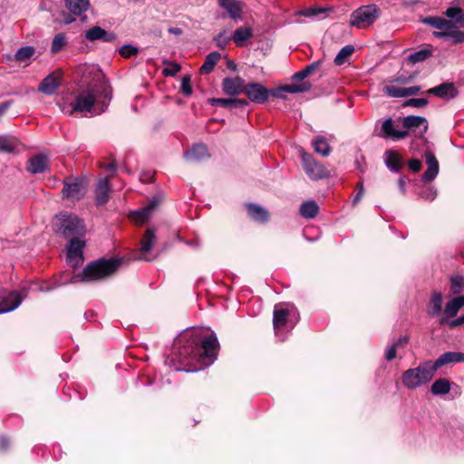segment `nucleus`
Segmentation results:
<instances>
[{"instance_id":"f257e3e1","label":"nucleus","mask_w":464,"mask_h":464,"mask_svg":"<svg viewBox=\"0 0 464 464\" xmlns=\"http://www.w3.org/2000/svg\"><path fill=\"white\" fill-rule=\"evenodd\" d=\"M218 350L219 343L214 333L205 336L202 330H187L175 340L173 360L186 372H198L213 363Z\"/></svg>"},{"instance_id":"f03ea898","label":"nucleus","mask_w":464,"mask_h":464,"mask_svg":"<svg viewBox=\"0 0 464 464\" xmlns=\"http://www.w3.org/2000/svg\"><path fill=\"white\" fill-rule=\"evenodd\" d=\"M462 9L460 7H449L445 11V15L453 20H447L440 16H427L421 19V23L430 25L439 32H433V35L439 39H450L451 44L464 43V31L458 26V19L461 16Z\"/></svg>"},{"instance_id":"7ed1b4c3","label":"nucleus","mask_w":464,"mask_h":464,"mask_svg":"<svg viewBox=\"0 0 464 464\" xmlns=\"http://www.w3.org/2000/svg\"><path fill=\"white\" fill-rule=\"evenodd\" d=\"M122 258H99L88 263L81 273L72 276V283L102 281L114 275L120 268Z\"/></svg>"},{"instance_id":"20e7f679","label":"nucleus","mask_w":464,"mask_h":464,"mask_svg":"<svg viewBox=\"0 0 464 464\" xmlns=\"http://www.w3.org/2000/svg\"><path fill=\"white\" fill-rule=\"evenodd\" d=\"M435 372L432 362L425 361L418 367L405 371L401 375V382L406 388L414 390L431 381Z\"/></svg>"},{"instance_id":"39448f33","label":"nucleus","mask_w":464,"mask_h":464,"mask_svg":"<svg viewBox=\"0 0 464 464\" xmlns=\"http://www.w3.org/2000/svg\"><path fill=\"white\" fill-rule=\"evenodd\" d=\"M298 321V314L294 308L276 304L273 312V327L275 334L280 337L283 333L290 332Z\"/></svg>"},{"instance_id":"423d86ee","label":"nucleus","mask_w":464,"mask_h":464,"mask_svg":"<svg viewBox=\"0 0 464 464\" xmlns=\"http://www.w3.org/2000/svg\"><path fill=\"white\" fill-rule=\"evenodd\" d=\"M95 91L92 89H82L75 95L72 102H67L63 101L60 103V108L63 113L72 115L73 112H90L93 107L96 97Z\"/></svg>"},{"instance_id":"0eeeda50","label":"nucleus","mask_w":464,"mask_h":464,"mask_svg":"<svg viewBox=\"0 0 464 464\" xmlns=\"http://www.w3.org/2000/svg\"><path fill=\"white\" fill-rule=\"evenodd\" d=\"M59 222V230L64 237H82L84 236L86 229L82 219L76 215L61 213L56 216Z\"/></svg>"},{"instance_id":"6e6552de","label":"nucleus","mask_w":464,"mask_h":464,"mask_svg":"<svg viewBox=\"0 0 464 464\" xmlns=\"http://www.w3.org/2000/svg\"><path fill=\"white\" fill-rule=\"evenodd\" d=\"M75 73L79 77V84L83 89L97 91V86L101 85L104 75L99 67L89 64H80L77 66Z\"/></svg>"},{"instance_id":"1a4fd4ad","label":"nucleus","mask_w":464,"mask_h":464,"mask_svg":"<svg viewBox=\"0 0 464 464\" xmlns=\"http://www.w3.org/2000/svg\"><path fill=\"white\" fill-rule=\"evenodd\" d=\"M376 5H362L354 10L350 16V24L359 29L372 25L380 16Z\"/></svg>"},{"instance_id":"9d476101","label":"nucleus","mask_w":464,"mask_h":464,"mask_svg":"<svg viewBox=\"0 0 464 464\" xmlns=\"http://www.w3.org/2000/svg\"><path fill=\"white\" fill-rule=\"evenodd\" d=\"M63 198L71 201H78L86 194V184L83 179L69 177L63 180Z\"/></svg>"},{"instance_id":"9b49d317","label":"nucleus","mask_w":464,"mask_h":464,"mask_svg":"<svg viewBox=\"0 0 464 464\" xmlns=\"http://www.w3.org/2000/svg\"><path fill=\"white\" fill-rule=\"evenodd\" d=\"M302 164L305 173L313 180L322 179L329 175L328 170L309 153L302 154Z\"/></svg>"},{"instance_id":"f8f14e48","label":"nucleus","mask_w":464,"mask_h":464,"mask_svg":"<svg viewBox=\"0 0 464 464\" xmlns=\"http://www.w3.org/2000/svg\"><path fill=\"white\" fill-rule=\"evenodd\" d=\"M403 130L412 132L416 137H422L428 130V121L421 116L409 115L402 119Z\"/></svg>"},{"instance_id":"ddd939ff","label":"nucleus","mask_w":464,"mask_h":464,"mask_svg":"<svg viewBox=\"0 0 464 464\" xmlns=\"http://www.w3.org/2000/svg\"><path fill=\"white\" fill-rule=\"evenodd\" d=\"M84 241L80 237H74L70 240L67 248V262L72 267H77L83 262L82 249L84 247Z\"/></svg>"},{"instance_id":"4468645a","label":"nucleus","mask_w":464,"mask_h":464,"mask_svg":"<svg viewBox=\"0 0 464 464\" xmlns=\"http://www.w3.org/2000/svg\"><path fill=\"white\" fill-rule=\"evenodd\" d=\"M244 93L247 98L256 103H264L268 100L270 90L257 82L246 84Z\"/></svg>"},{"instance_id":"2eb2a0df","label":"nucleus","mask_w":464,"mask_h":464,"mask_svg":"<svg viewBox=\"0 0 464 464\" xmlns=\"http://www.w3.org/2000/svg\"><path fill=\"white\" fill-rule=\"evenodd\" d=\"M63 72L61 70H55L48 74L39 84L38 91L46 94H53L61 85Z\"/></svg>"},{"instance_id":"dca6fc26","label":"nucleus","mask_w":464,"mask_h":464,"mask_svg":"<svg viewBox=\"0 0 464 464\" xmlns=\"http://www.w3.org/2000/svg\"><path fill=\"white\" fill-rule=\"evenodd\" d=\"M464 306V295L453 297L446 303L443 310V316L440 320V324L444 325L448 323V319L457 315L459 311Z\"/></svg>"},{"instance_id":"f3484780","label":"nucleus","mask_w":464,"mask_h":464,"mask_svg":"<svg viewBox=\"0 0 464 464\" xmlns=\"http://www.w3.org/2000/svg\"><path fill=\"white\" fill-rule=\"evenodd\" d=\"M245 81L239 77H227L222 82V91L229 96H236L244 93Z\"/></svg>"},{"instance_id":"a211bd4d","label":"nucleus","mask_w":464,"mask_h":464,"mask_svg":"<svg viewBox=\"0 0 464 464\" xmlns=\"http://www.w3.org/2000/svg\"><path fill=\"white\" fill-rule=\"evenodd\" d=\"M381 131L383 138L393 140H402L409 136V130H397L394 127V121L391 118L382 122Z\"/></svg>"},{"instance_id":"6ab92c4d","label":"nucleus","mask_w":464,"mask_h":464,"mask_svg":"<svg viewBox=\"0 0 464 464\" xmlns=\"http://www.w3.org/2000/svg\"><path fill=\"white\" fill-rule=\"evenodd\" d=\"M424 157L428 168L422 174L421 179L424 182H430L437 177L439 173V162L433 152L430 150H426L424 152Z\"/></svg>"},{"instance_id":"aec40b11","label":"nucleus","mask_w":464,"mask_h":464,"mask_svg":"<svg viewBox=\"0 0 464 464\" xmlns=\"http://www.w3.org/2000/svg\"><path fill=\"white\" fill-rule=\"evenodd\" d=\"M22 303V297L18 292L13 291L4 296L0 301V314L8 313L16 309Z\"/></svg>"},{"instance_id":"412c9836","label":"nucleus","mask_w":464,"mask_h":464,"mask_svg":"<svg viewBox=\"0 0 464 464\" xmlns=\"http://www.w3.org/2000/svg\"><path fill=\"white\" fill-rule=\"evenodd\" d=\"M461 362H464V353L447 352L442 353L435 362H432V366L437 372L442 366Z\"/></svg>"},{"instance_id":"4be33fe9","label":"nucleus","mask_w":464,"mask_h":464,"mask_svg":"<svg viewBox=\"0 0 464 464\" xmlns=\"http://www.w3.org/2000/svg\"><path fill=\"white\" fill-rule=\"evenodd\" d=\"M208 102L213 106L227 109L243 108L248 105L247 100L238 98H211L208 100Z\"/></svg>"},{"instance_id":"5701e85b","label":"nucleus","mask_w":464,"mask_h":464,"mask_svg":"<svg viewBox=\"0 0 464 464\" xmlns=\"http://www.w3.org/2000/svg\"><path fill=\"white\" fill-rule=\"evenodd\" d=\"M48 168V158L43 154L33 156L29 159L26 169L33 173H43Z\"/></svg>"},{"instance_id":"b1692460","label":"nucleus","mask_w":464,"mask_h":464,"mask_svg":"<svg viewBox=\"0 0 464 464\" xmlns=\"http://www.w3.org/2000/svg\"><path fill=\"white\" fill-rule=\"evenodd\" d=\"M110 182L108 178L102 179L98 181L95 189V200L97 205H104L110 198Z\"/></svg>"},{"instance_id":"393cba45","label":"nucleus","mask_w":464,"mask_h":464,"mask_svg":"<svg viewBox=\"0 0 464 464\" xmlns=\"http://www.w3.org/2000/svg\"><path fill=\"white\" fill-rule=\"evenodd\" d=\"M85 37L91 42L102 40L103 42L109 43L115 39L114 34L109 33L100 26H94L87 30L85 33Z\"/></svg>"},{"instance_id":"a878e982","label":"nucleus","mask_w":464,"mask_h":464,"mask_svg":"<svg viewBox=\"0 0 464 464\" xmlns=\"http://www.w3.org/2000/svg\"><path fill=\"white\" fill-rule=\"evenodd\" d=\"M428 93L433 94L437 97L449 99L454 98L457 95V90L453 83L444 82L428 91Z\"/></svg>"},{"instance_id":"bb28decb","label":"nucleus","mask_w":464,"mask_h":464,"mask_svg":"<svg viewBox=\"0 0 464 464\" xmlns=\"http://www.w3.org/2000/svg\"><path fill=\"white\" fill-rule=\"evenodd\" d=\"M209 157L208 148L204 144H196L191 150L185 152V158L188 161H201Z\"/></svg>"},{"instance_id":"cd10ccee","label":"nucleus","mask_w":464,"mask_h":464,"mask_svg":"<svg viewBox=\"0 0 464 464\" xmlns=\"http://www.w3.org/2000/svg\"><path fill=\"white\" fill-rule=\"evenodd\" d=\"M248 215L252 218L253 220L259 223H266L269 219L268 211L263 207L254 204L248 203L246 205Z\"/></svg>"},{"instance_id":"c85d7f7f","label":"nucleus","mask_w":464,"mask_h":464,"mask_svg":"<svg viewBox=\"0 0 464 464\" xmlns=\"http://www.w3.org/2000/svg\"><path fill=\"white\" fill-rule=\"evenodd\" d=\"M157 200L153 199L142 209L132 212L130 215L132 220L140 225L144 224L149 220L152 211L157 207Z\"/></svg>"},{"instance_id":"c756f323","label":"nucleus","mask_w":464,"mask_h":464,"mask_svg":"<svg viewBox=\"0 0 464 464\" xmlns=\"http://www.w3.org/2000/svg\"><path fill=\"white\" fill-rule=\"evenodd\" d=\"M66 8L71 14L82 16L90 7L89 0H64Z\"/></svg>"},{"instance_id":"7c9ffc66","label":"nucleus","mask_w":464,"mask_h":464,"mask_svg":"<svg viewBox=\"0 0 464 464\" xmlns=\"http://www.w3.org/2000/svg\"><path fill=\"white\" fill-rule=\"evenodd\" d=\"M384 160L387 168L393 172H399L402 168L401 158L395 150H387L384 154Z\"/></svg>"},{"instance_id":"2f4dec72","label":"nucleus","mask_w":464,"mask_h":464,"mask_svg":"<svg viewBox=\"0 0 464 464\" xmlns=\"http://www.w3.org/2000/svg\"><path fill=\"white\" fill-rule=\"evenodd\" d=\"M443 296L440 292H434L430 295L428 304V314L431 316L439 315L442 311Z\"/></svg>"},{"instance_id":"473e14b6","label":"nucleus","mask_w":464,"mask_h":464,"mask_svg":"<svg viewBox=\"0 0 464 464\" xmlns=\"http://www.w3.org/2000/svg\"><path fill=\"white\" fill-rule=\"evenodd\" d=\"M221 55L218 52H211L208 53L204 63L200 66L199 72L201 74H208L210 73L218 62L220 60Z\"/></svg>"},{"instance_id":"72a5a7b5","label":"nucleus","mask_w":464,"mask_h":464,"mask_svg":"<svg viewBox=\"0 0 464 464\" xmlns=\"http://www.w3.org/2000/svg\"><path fill=\"white\" fill-rule=\"evenodd\" d=\"M220 6L225 8L231 18H239L241 16V7L237 0H219Z\"/></svg>"},{"instance_id":"f704fd0d","label":"nucleus","mask_w":464,"mask_h":464,"mask_svg":"<svg viewBox=\"0 0 464 464\" xmlns=\"http://www.w3.org/2000/svg\"><path fill=\"white\" fill-rule=\"evenodd\" d=\"M450 387L451 383L450 380L440 378L432 383L430 392L433 395H445L450 392Z\"/></svg>"},{"instance_id":"c9c22d12","label":"nucleus","mask_w":464,"mask_h":464,"mask_svg":"<svg viewBox=\"0 0 464 464\" xmlns=\"http://www.w3.org/2000/svg\"><path fill=\"white\" fill-rule=\"evenodd\" d=\"M319 212V206L314 200H308L300 206V214L304 218H314Z\"/></svg>"},{"instance_id":"e433bc0d","label":"nucleus","mask_w":464,"mask_h":464,"mask_svg":"<svg viewBox=\"0 0 464 464\" xmlns=\"http://www.w3.org/2000/svg\"><path fill=\"white\" fill-rule=\"evenodd\" d=\"M252 30L248 27H239L233 34V41L237 46L242 47L252 37Z\"/></svg>"},{"instance_id":"4c0bfd02","label":"nucleus","mask_w":464,"mask_h":464,"mask_svg":"<svg viewBox=\"0 0 464 464\" xmlns=\"http://www.w3.org/2000/svg\"><path fill=\"white\" fill-rule=\"evenodd\" d=\"M314 151L323 157H327L331 152V147L327 140L323 136H317L313 140Z\"/></svg>"},{"instance_id":"58836bf2","label":"nucleus","mask_w":464,"mask_h":464,"mask_svg":"<svg viewBox=\"0 0 464 464\" xmlns=\"http://www.w3.org/2000/svg\"><path fill=\"white\" fill-rule=\"evenodd\" d=\"M156 242L155 232L152 228H148L141 239L140 251L142 253H148L150 251Z\"/></svg>"},{"instance_id":"ea45409f","label":"nucleus","mask_w":464,"mask_h":464,"mask_svg":"<svg viewBox=\"0 0 464 464\" xmlns=\"http://www.w3.org/2000/svg\"><path fill=\"white\" fill-rule=\"evenodd\" d=\"M35 48L34 46H24L19 48L14 53L15 61L19 63H27L34 55Z\"/></svg>"},{"instance_id":"a19ab883","label":"nucleus","mask_w":464,"mask_h":464,"mask_svg":"<svg viewBox=\"0 0 464 464\" xmlns=\"http://www.w3.org/2000/svg\"><path fill=\"white\" fill-rule=\"evenodd\" d=\"M354 48L353 45H345L343 47L334 58V63L337 65L343 64L347 59L353 53Z\"/></svg>"},{"instance_id":"79ce46f5","label":"nucleus","mask_w":464,"mask_h":464,"mask_svg":"<svg viewBox=\"0 0 464 464\" xmlns=\"http://www.w3.org/2000/svg\"><path fill=\"white\" fill-rule=\"evenodd\" d=\"M285 91L288 93L305 92L311 89V84L307 82L302 83H292L283 86Z\"/></svg>"},{"instance_id":"37998d69","label":"nucleus","mask_w":464,"mask_h":464,"mask_svg":"<svg viewBox=\"0 0 464 464\" xmlns=\"http://www.w3.org/2000/svg\"><path fill=\"white\" fill-rule=\"evenodd\" d=\"M67 44V38L64 34H57L52 42L51 51L57 53L62 51Z\"/></svg>"},{"instance_id":"c03bdc74","label":"nucleus","mask_w":464,"mask_h":464,"mask_svg":"<svg viewBox=\"0 0 464 464\" xmlns=\"http://www.w3.org/2000/svg\"><path fill=\"white\" fill-rule=\"evenodd\" d=\"M432 53L429 49H422L417 51L413 53H411L408 57V60L411 63H417L423 62L431 56Z\"/></svg>"},{"instance_id":"a18cd8bd","label":"nucleus","mask_w":464,"mask_h":464,"mask_svg":"<svg viewBox=\"0 0 464 464\" xmlns=\"http://www.w3.org/2000/svg\"><path fill=\"white\" fill-rule=\"evenodd\" d=\"M464 290V277L455 276L450 279V292L453 295H459Z\"/></svg>"},{"instance_id":"49530a36","label":"nucleus","mask_w":464,"mask_h":464,"mask_svg":"<svg viewBox=\"0 0 464 464\" xmlns=\"http://www.w3.org/2000/svg\"><path fill=\"white\" fill-rule=\"evenodd\" d=\"M97 91L94 92L95 97L102 96L105 100L111 99V88L108 85L105 79H102L101 85L97 86Z\"/></svg>"},{"instance_id":"de8ad7c7","label":"nucleus","mask_w":464,"mask_h":464,"mask_svg":"<svg viewBox=\"0 0 464 464\" xmlns=\"http://www.w3.org/2000/svg\"><path fill=\"white\" fill-rule=\"evenodd\" d=\"M16 144V140L13 138L0 137V151L2 152H13Z\"/></svg>"},{"instance_id":"09e8293b","label":"nucleus","mask_w":464,"mask_h":464,"mask_svg":"<svg viewBox=\"0 0 464 464\" xmlns=\"http://www.w3.org/2000/svg\"><path fill=\"white\" fill-rule=\"evenodd\" d=\"M383 92L389 97L401 98L405 97L404 88L394 85H387L383 87Z\"/></svg>"},{"instance_id":"8fccbe9b","label":"nucleus","mask_w":464,"mask_h":464,"mask_svg":"<svg viewBox=\"0 0 464 464\" xmlns=\"http://www.w3.org/2000/svg\"><path fill=\"white\" fill-rule=\"evenodd\" d=\"M167 67L163 70V74L166 76H175L180 70L181 66L174 62H164Z\"/></svg>"},{"instance_id":"3c124183","label":"nucleus","mask_w":464,"mask_h":464,"mask_svg":"<svg viewBox=\"0 0 464 464\" xmlns=\"http://www.w3.org/2000/svg\"><path fill=\"white\" fill-rule=\"evenodd\" d=\"M214 41L218 47L224 49L229 43L230 38L226 31H222L214 38Z\"/></svg>"},{"instance_id":"603ef678","label":"nucleus","mask_w":464,"mask_h":464,"mask_svg":"<svg viewBox=\"0 0 464 464\" xmlns=\"http://www.w3.org/2000/svg\"><path fill=\"white\" fill-rule=\"evenodd\" d=\"M139 53V50L137 47H134L130 44L123 45L120 49V54L124 58H130L131 56L136 55Z\"/></svg>"},{"instance_id":"864d4df0","label":"nucleus","mask_w":464,"mask_h":464,"mask_svg":"<svg viewBox=\"0 0 464 464\" xmlns=\"http://www.w3.org/2000/svg\"><path fill=\"white\" fill-rule=\"evenodd\" d=\"M180 89L182 93L186 96H189L192 93L189 76L186 75L182 78Z\"/></svg>"},{"instance_id":"5fc2aeb1","label":"nucleus","mask_w":464,"mask_h":464,"mask_svg":"<svg viewBox=\"0 0 464 464\" xmlns=\"http://www.w3.org/2000/svg\"><path fill=\"white\" fill-rule=\"evenodd\" d=\"M428 104V100L425 98H411L408 100L404 105L413 107H424Z\"/></svg>"},{"instance_id":"6e6d98bb","label":"nucleus","mask_w":464,"mask_h":464,"mask_svg":"<svg viewBox=\"0 0 464 464\" xmlns=\"http://www.w3.org/2000/svg\"><path fill=\"white\" fill-rule=\"evenodd\" d=\"M324 11L325 9L324 8L310 7L301 11L300 14L306 17H314L319 15L320 14H323Z\"/></svg>"},{"instance_id":"4d7b16f0","label":"nucleus","mask_w":464,"mask_h":464,"mask_svg":"<svg viewBox=\"0 0 464 464\" xmlns=\"http://www.w3.org/2000/svg\"><path fill=\"white\" fill-rule=\"evenodd\" d=\"M397 348H398L397 343H393L392 345H391L390 347L387 348L386 353H385V359L387 361H392L396 357Z\"/></svg>"},{"instance_id":"13d9d810","label":"nucleus","mask_w":464,"mask_h":464,"mask_svg":"<svg viewBox=\"0 0 464 464\" xmlns=\"http://www.w3.org/2000/svg\"><path fill=\"white\" fill-rule=\"evenodd\" d=\"M446 324L451 329L464 325V314L453 320L448 319V323H446Z\"/></svg>"},{"instance_id":"bf43d9fd","label":"nucleus","mask_w":464,"mask_h":464,"mask_svg":"<svg viewBox=\"0 0 464 464\" xmlns=\"http://www.w3.org/2000/svg\"><path fill=\"white\" fill-rule=\"evenodd\" d=\"M421 161L417 159H412L408 161L409 169L413 172H418L421 169Z\"/></svg>"},{"instance_id":"052dcab7","label":"nucleus","mask_w":464,"mask_h":464,"mask_svg":"<svg viewBox=\"0 0 464 464\" xmlns=\"http://www.w3.org/2000/svg\"><path fill=\"white\" fill-rule=\"evenodd\" d=\"M321 65V61L314 62L307 66H305L303 70L305 72L307 76L315 72Z\"/></svg>"},{"instance_id":"680f3d73","label":"nucleus","mask_w":464,"mask_h":464,"mask_svg":"<svg viewBox=\"0 0 464 464\" xmlns=\"http://www.w3.org/2000/svg\"><path fill=\"white\" fill-rule=\"evenodd\" d=\"M357 188H358V191L353 200V205H356L360 199L362 198V197L363 196V193H364V188H363V184L362 182H358L357 183Z\"/></svg>"},{"instance_id":"e2e57ef3","label":"nucleus","mask_w":464,"mask_h":464,"mask_svg":"<svg viewBox=\"0 0 464 464\" xmlns=\"http://www.w3.org/2000/svg\"><path fill=\"white\" fill-rule=\"evenodd\" d=\"M286 92L285 91L284 87L281 86V87H278L276 89H274V90H270V94L274 97H276V98H280V99H285V93Z\"/></svg>"},{"instance_id":"0e129e2a","label":"nucleus","mask_w":464,"mask_h":464,"mask_svg":"<svg viewBox=\"0 0 464 464\" xmlns=\"http://www.w3.org/2000/svg\"><path fill=\"white\" fill-rule=\"evenodd\" d=\"M420 91V86H411L404 88L405 97L412 96L417 94Z\"/></svg>"},{"instance_id":"69168bd1","label":"nucleus","mask_w":464,"mask_h":464,"mask_svg":"<svg viewBox=\"0 0 464 464\" xmlns=\"http://www.w3.org/2000/svg\"><path fill=\"white\" fill-rule=\"evenodd\" d=\"M411 78H412L411 76H410V77L398 76V77H396L395 79H393L391 82H392L401 83V84H407V83H409L411 82Z\"/></svg>"},{"instance_id":"338daca9","label":"nucleus","mask_w":464,"mask_h":464,"mask_svg":"<svg viewBox=\"0 0 464 464\" xmlns=\"http://www.w3.org/2000/svg\"><path fill=\"white\" fill-rule=\"evenodd\" d=\"M406 180H407V178L405 176L401 177L398 180L399 189L401 190V192L402 194H405V192H406Z\"/></svg>"},{"instance_id":"774afa93","label":"nucleus","mask_w":464,"mask_h":464,"mask_svg":"<svg viewBox=\"0 0 464 464\" xmlns=\"http://www.w3.org/2000/svg\"><path fill=\"white\" fill-rule=\"evenodd\" d=\"M306 77H307V74L305 73V72L304 70H301L293 75V80L294 81H301Z\"/></svg>"}]
</instances>
